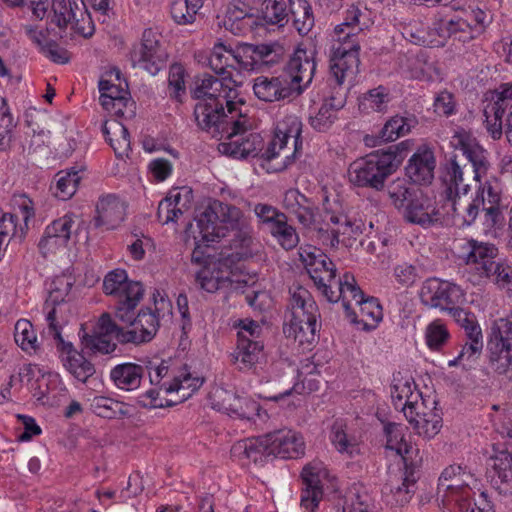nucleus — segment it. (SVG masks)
I'll return each instance as SVG.
<instances>
[{"instance_id":"nucleus-28","label":"nucleus","mask_w":512,"mask_h":512,"mask_svg":"<svg viewBox=\"0 0 512 512\" xmlns=\"http://www.w3.org/2000/svg\"><path fill=\"white\" fill-rule=\"evenodd\" d=\"M126 204L115 194H107L99 198L96 204V215L93 225L106 230L115 229L124 220Z\"/></svg>"},{"instance_id":"nucleus-62","label":"nucleus","mask_w":512,"mask_h":512,"mask_svg":"<svg viewBox=\"0 0 512 512\" xmlns=\"http://www.w3.org/2000/svg\"><path fill=\"white\" fill-rule=\"evenodd\" d=\"M389 198L397 209H402L417 194L404 178L393 180L387 187Z\"/></svg>"},{"instance_id":"nucleus-59","label":"nucleus","mask_w":512,"mask_h":512,"mask_svg":"<svg viewBox=\"0 0 512 512\" xmlns=\"http://www.w3.org/2000/svg\"><path fill=\"white\" fill-rule=\"evenodd\" d=\"M507 110L498 103L490 102L484 108L485 125L487 131L494 139H499L502 129L505 128Z\"/></svg>"},{"instance_id":"nucleus-10","label":"nucleus","mask_w":512,"mask_h":512,"mask_svg":"<svg viewBox=\"0 0 512 512\" xmlns=\"http://www.w3.org/2000/svg\"><path fill=\"white\" fill-rule=\"evenodd\" d=\"M412 400L409 402V406L402 407L405 418L419 436L425 439L433 438L442 428V416L436 407L435 397L415 393Z\"/></svg>"},{"instance_id":"nucleus-5","label":"nucleus","mask_w":512,"mask_h":512,"mask_svg":"<svg viewBox=\"0 0 512 512\" xmlns=\"http://www.w3.org/2000/svg\"><path fill=\"white\" fill-rule=\"evenodd\" d=\"M302 123L296 116L280 122L275 135L261 154L268 172H281L291 166L302 149Z\"/></svg>"},{"instance_id":"nucleus-18","label":"nucleus","mask_w":512,"mask_h":512,"mask_svg":"<svg viewBox=\"0 0 512 512\" xmlns=\"http://www.w3.org/2000/svg\"><path fill=\"white\" fill-rule=\"evenodd\" d=\"M135 308H131L128 314V320H119L130 326L127 332H120L119 342L123 344H141L151 341L156 335L160 321L155 316L150 307L142 308L135 316Z\"/></svg>"},{"instance_id":"nucleus-6","label":"nucleus","mask_w":512,"mask_h":512,"mask_svg":"<svg viewBox=\"0 0 512 512\" xmlns=\"http://www.w3.org/2000/svg\"><path fill=\"white\" fill-rule=\"evenodd\" d=\"M234 212H236V206L219 200H209L206 205L199 208L197 215L194 216L199 232V240L194 247V262H200L198 254H205L202 251L203 247L209 248L226 237L229 223L231 219H235Z\"/></svg>"},{"instance_id":"nucleus-51","label":"nucleus","mask_w":512,"mask_h":512,"mask_svg":"<svg viewBox=\"0 0 512 512\" xmlns=\"http://www.w3.org/2000/svg\"><path fill=\"white\" fill-rule=\"evenodd\" d=\"M416 120L413 117L393 116L382 127L378 134L381 142H392L408 134Z\"/></svg>"},{"instance_id":"nucleus-52","label":"nucleus","mask_w":512,"mask_h":512,"mask_svg":"<svg viewBox=\"0 0 512 512\" xmlns=\"http://www.w3.org/2000/svg\"><path fill=\"white\" fill-rule=\"evenodd\" d=\"M14 338L17 345L23 351L30 355H36L40 351V343L34 331L33 325L26 319H20L16 322L14 328Z\"/></svg>"},{"instance_id":"nucleus-39","label":"nucleus","mask_w":512,"mask_h":512,"mask_svg":"<svg viewBox=\"0 0 512 512\" xmlns=\"http://www.w3.org/2000/svg\"><path fill=\"white\" fill-rule=\"evenodd\" d=\"M145 368L139 364L126 362L118 364L110 371V379L120 390L133 391L140 387Z\"/></svg>"},{"instance_id":"nucleus-21","label":"nucleus","mask_w":512,"mask_h":512,"mask_svg":"<svg viewBox=\"0 0 512 512\" xmlns=\"http://www.w3.org/2000/svg\"><path fill=\"white\" fill-rule=\"evenodd\" d=\"M329 476L324 463L314 460L304 466L301 477L303 489L301 494V507L308 512H315L323 498V481Z\"/></svg>"},{"instance_id":"nucleus-40","label":"nucleus","mask_w":512,"mask_h":512,"mask_svg":"<svg viewBox=\"0 0 512 512\" xmlns=\"http://www.w3.org/2000/svg\"><path fill=\"white\" fill-rule=\"evenodd\" d=\"M437 215L435 208L429 205L428 199L422 194H416L404 207L405 219L425 228L438 221Z\"/></svg>"},{"instance_id":"nucleus-55","label":"nucleus","mask_w":512,"mask_h":512,"mask_svg":"<svg viewBox=\"0 0 512 512\" xmlns=\"http://www.w3.org/2000/svg\"><path fill=\"white\" fill-rule=\"evenodd\" d=\"M328 220L334 228V233L342 240L341 244L345 246H348L351 239L362 232L360 224L349 219L347 215L332 213Z\"/></svg>"},{"instance_id":"nucleus-26","label":"nucleus","mask_w":512,"mask_h":512,"mask_svg":"<svg viewBox=\"0 0 512 512\" xmlns=\"http://www.w3.org/2000/svg\"><path fill=\"white\" fill-rule=\"evenodd\" d=\"M224 81L208 73L198 75L194 79V104L211 102L210 99L214 102L237 100V90L229 88L226 91Z\"/></svg>"},{"instance_id":"nucleus-48","label":"nucleus","mask_w":512,"mask_h":512,"mask_svg":"<svg viewBox=\"0 0 512 512\" xmlns=\"http://www.w3.org/2000/svg\"><path fill=\"white\" fill-rule=\"evenodd\" d=\"M415 393H421L414 382L412 377L403 376L397 373L393 377V384L391 388V397L393 405L396 409L406 408L409 402L413 401L412 397Z\"/></svg>"},{"instance_id":"nucleus-43","label":"nucleus","mask_w":512,"mask_h":512,"mask_svg":"<svg viewBox=\"0 0 512 512\" xmlns=\"http://www.w3.org/2000/svg\"><path fill=\"white\" fill-rule=\"evenodd\" d=\"M418 476L414 465L405 466V471L402 477V484L393 486L386 485L385 490L389 489L390 499L388 503L391 505L403 506L407 504L416 491V482Z\"/></svg>"},{"instance_id":"nucleus-9","label":"nucleus","mask_w":512,"mask_h":512,"mask_svg":"<svg viewBox=\"0 0 512 512\" xmlns=\"http://www.w3.org/2000/svg\"><path fill=\"white\" fill-rule=\"evenodd\" d=\"M103 291L116 299L115 318L128 320V312L136 308L143 298L144 288L138 281L128 279L124 269H114L106 274L103 280Z\"/></svg>"},{"instance_id":"nucleus-53","label":"nucleus","mask_w":512,"mask_h":512,"mask_svg":"<svg viewBox=\"0 0 512 512\" xmlns=\"http://www.w3.org/2000/svg\"><path fill=\"white\" fill-rule=\"evenodd\" d=\"M319 327L320 324L289 322L284 325L283 332L287 338L298 342L299 346L309 349V346L316 340V333Z\"/></svg>"},{"instance_id":"nucleus-24","label":"nucleus","mask_w":512,"mask_h":512,"mask_svg":"<svg viewBox=\"0 0 512 512\" xmlns=\"http://www.w3.org/2000/svg\"><path fill=\"white\" fill-rule=\"evenodd\" d=\"M173 197L170 222L177 226L175 228L177 239L187 245L191 237L190 229L192 228V188H177Z\"/></svg>"},{"instance_id":"nucleus-47","label":"nucleus","mask_w":512,"mask_h":512,"mask_svg":"<svg viewBox=\"0 0 512 512\" xmlns=\"http://www.w3.org/2000/svg\"><path fill=\"white\" fill-rule=\"evenodd\" d=\"M264 345L259 340H238L234 354L235 363L240 370H249L259 362Z\"/></svg>"},{"instance_id":"nucleus-22","label":"nucleus","mask_w":512,"mask_h":512,"mask_svg":"<svg viewBox=\"0 0 512 512\" xmlns=\"http://www.w3.org/2000/svg\"><path fill=\"white\" fill-rule=\"evenodd\" d=\"M450 143L455 150L461 151L463 156L471 163L474 173L473 179L480 183V178L487 173L490 166L488 152L478 144L469 131L463 128L454 132Z\"/></svg>"},{"instance_id":"nucleus-32","label":"nucleus","mask_w":512,"mask_h":512,"mask_svg":"<svg viewBox=\"0 0 512 512\" xmlns=\"http://www.w3.org/2000/svg\"><path fill=\"white\" fill-rule=\"evenodd\" d=\"M255 96L265 102H276L294 96L293 88L283 75L277 77L259 76L254 79Z\"/></svg>"},{"instance_id":"nucleus-31","label":"nucleus","mask_w":512,"mask_h":512,"mask_svg":"<svg viewBox=\"0 0 512 512\" xmlns=\"http://www.w3.org/2000/svg\"><path fill=\"white\" fill-rule=\"evenodd\" d=\"M436 159L431 149L420 147L408 160L406 176L416 184H430L434 178Z\"/></svg>"},{"instance_id":"nucleus-2","label":"nucleus","mask_w":512,"mask_h":512,"mask_svg":"<svg viewBox=\"0 0 512 512\" xmlns=\"http://www.w3.org/2000/svg\"><path fill=\"white\" fill-rule=\"evenodd\" d=\"M370 13L366 8L350 6L344 21L334 29L336 39L330 59V81L341 86L345 80H353L359 71V32L371 25Z\"/></svg>"},{"instance_id":"nucleus-13","label":"nucleus","mask_w":512,"mask_h":512,"mask_svg":"<svg viewBox=\"0 0 512 512\" xmlns=\"http://www.w3.org/2000/svg\"><path fill=\"white\" fill-rule=\"evenodd\" d=\"M499 250L495 244L469 239L462 245L459 258L465 264V275L473 285L483 284V276Z\"/></svg>"},{"instance_id":"nucleus-7","label":"nucleus","mask_w":512,"mask_h":512,"mask_svg":"<svg viewBox=\"0 0 512 512\" xmlns=\"http://www.w3.org/2000/svg\"><path fill=\"white\" fill-rule=\"evenodd\" d=\"M194 104V120L199 129L213 138L222 139L224 134L238 118V112H244L242 99L212 101Z\"/></svg>"},{"instance_id":"nucleus-23","label":"nucleus","mask_w":512,"mask_h":512,"mask_svg":"<svg viewBox=\"0 0 512 512\" xmlns=\"http://www.w3.org/2000/svg\"><path fill=\"white\" fill-rule=\"evenodd\" d=\"M322 295L330 303H337L341 300L346 316L351 321H355L356 317V312L352 308V302L355 304L361 303L364 297V293L357 285L354 276L350 273H345L339 279H335L333 287L328 288Z\"/></svg>"},{"instance_id":"nucleus-49","label":"nucleus","mask_w":512,"mask_h":512,"mask_svg":"<svg viewBox=\"0 0 512 512\" xmlns=\"http://www.w3.org/2000/svg\"><path fill=\"white\" fill-rule=\"evenodd\" d=\"M168 374V366L162 361L159 365L155 367L149 368V378L152 385H160V389L164 390L165 393H171L174 391H179L183 388V382H189L191 378V373L188 370V367L185 365L184 372L180 375H177L173 378L172 382H163L162 379Z\"/></svg>"},{"instance_id":"nucleus-29","label":"nucleus","mask_w":512,"mask_h":512,"mask_svg":"<svg viewBox=\"0 0 512 512\" xmlns=\"http://www.w3.org/2000/svg\"><path fill=\"white\" fill-rule=\"evenodd\" d=\"M244 70H255L261 66H272L283 56V47L279 44H246L241 47Z\"/></svg>"},{"instance_id":"nucleus-30","label":"nucleus","mask_w":512,"mask_h":512,"mask_svg":"<svg viewBox=\"0 0 512 512\" xmlns=\"http://www.w3.org/2000/svg\"><path fill=\"white\" fill-rule=\"evenodd\" d=\"M274 457L297 459L304 455L303 437L290 429H280L268 433Z\"/></svg>"},{"instance_id":"nucleus-46","label":"nucleus","mask_w":512,"mask_h":512,"mask_svg":"<svg viewBox=\"0 0 512 512\" xmlns=\"http://www.w3.org/2000/svg\"><path fill=\"white\" fill-rule=\"evenodd\" d=\"M288 2L294 28L300 35H307L315 24L310 3L308 0H288Z\"/></svg>"},{"instance_id":"nucleus-16","label":"nucleus","mask_w":512,"mask_h":512,"mask_svg":"<svg viewBox=\"0 0 512 512\" xmlns=\"http://www.w3.org/2000/svg\"><path fill=\"white\" fill-rule=\"evenodd\" d=\"M73 283L70 275H59L51 281L48 288V297L43 305L47 333L62 330L65 322L62 317V305L65 303Z\"/></svg>"},{"instance_id":"nucleus-38","label":"nucleus","mask_w":512,"mask_h":512,"mask_svg":"<svg viewBox=\"0 0 512 512\" xmlns=\"http://www.w3.org/2000/svg\"><path fill=\"white\" fill-rule=\"evenodd\" d=\"M490 481L499 494L512 495V456L501 451L493 458Z\"/></svg>"},{"instance_id":"nucleus-63","label":"nucleus","mask_w":512,"mask_h":512,"mask_svg":"<svg viewBox=\"0 0 512 512\" xmlns=\"http://www.w3.org/2000/svg\"><path fill=\"white\" fill-rule=\"evenodd\" d=\"M83 349L92 354H110L115 351L117 345L112 341L111 336L94 332L84 334L81 338Z\"/></svg>"},{"instance_id":"nucleus-35","label":"nucleus","mask_w":512,"mask_h":512,"mask_svg":"<svg viewBox=\"0 0 512 512\" xmlns=\"http://www.w3.org/2000/svg\"><path fill=\"white\" fill-rule=\"evenodd\" d=\"M446 198L467 196L471 190L470 173L466 165L461 166L456 158L451 159L443 174Z\"/></svg>"},{"instance_id":"nucleus-36","label":"nucleus","mask_w":512,"mask_h":512,"mask_svg":"<svg viewBox=\"0 0 512 512\" xmlns=\"http://www.w3.org/2000/svg\"><path fill=\"white\" fill-rule=\"evenodd\" d=\"M225 264L222 257L207 254L204 266L196 273V280L207 292H215L228 280V273L223 269Z\"/></svg>"},{"instance_id":"nucleus-12","label":"nucleus","mask_w":512,"mask_h":512,"mask_svg":"<svg viewBox=\"0 0 512 512\" xmlns=\"http://www.w3.org/2000/svg\"><path fill=\"white\" fill-rule=\"evenodd\" d=\"M477 485L478 481L470 471L460 465H450L439 477L437 501L450 509L453 500L468 499Z\"/></svg>"},{"instance_id":"nucleus-11","label":"nucleus","mask_w":512,"mask_h":512,"mask_svg":"<svg viewBox=\"0 0 512 512\" xmlns=\"http://www.w3.org/2000/svg\"><path fill=\"white\" fill-rule=\"evenodd\" d=\"M488 351L491 368L512 381V311L492 327Z\"/></svg>"},{"instance_id":"nucleus-58","label":"nucleus","mask_w":512,"mask_h":512,"mask_svg":"<svg viewBox=\"0 0 512 512\" xmlns=\"http://www.w3.org/2000/svg\"><path fill=\"white\" fill-rule=\"evenodd\" d=\"M331 442L335 449L341 453L346 454L348 457H354L360 454L359 443L355 437L349 436L343 429L342 424L335 423L332 426Z\"/></svg>"},{"instance_id":"nucleus-15","label":"nucleus","mask_w":512,"mask_h":512,"mask_svg":"<svg viewBox=\"0 0 512 512\" xmlns=\"http://www.w3.org/2000/svg\"><path fill=\"white\" fill-rule=\"evenodd\" d=\"M298 254L307 273L322 294L333 287L337 269L320 248L312 245L301 246Z\"/></svg>"},{"instance_id":"nucleus-41","label":"nucleus","mask_w":512,"mask_h":512,"mask_svg":"<svg viewBox=\"0 0 512 512\" xmlns=\"http://www.w3.org/2000/svg\"><path fill=\"white\" fill-rule=\"evenodd\" d=\"M345 105L344 97L336 92L329 98H326L314 116H310L309 123L319 132L329 130L337 119L338 111Z\"/></svg>"},{"instance_id":"nucleus-8","label":"nucleus","mask_w":512,"mask_h":512,"mask_svg":"<svg viewBox=\"0 0 512 512\" xmlns=\"http://www.w3.org/2000/svg\"><path fill=\"white\" fill-rule=\"evenodd\" d=\"M252 122L246 111L238 112V118L224 134L218 144V151L234 159L256 157L263 150V138L251 131Z\"/></svg>"},{"instance_id":"nucleus-64","label":"nucleus","mask_w":512,"mask_h":512,"mask_svg":"<svg viewBox=\"0 0 512 512\" xmlns=\"http://www.w3.org/2000/svg\"><path fill=\"white\" fill-rule=\"evenodd\" d=\"M57 176L58 179L56 182L54 195L63 201L70 199L75 194L78 184L81 180L79 172L72 169L71 171H67L65 173L60 172L57 174Z\"/></svg>"},{"instance_id":"nucleus-34","label":"nucleus","mask_w":512,"mask_h":512,"mask_svg":"<svg viewBox=\"0 0 512 512\" xmlns=\"http://www.w3.org/2000/svg\"><path fill=\"white\" fill-rule=\"evenodd\" d=\"M234 455L243 456L255 464H264L274 457L268 433L239 441L232 447Z\"/></svg>"},{"instance_id":"nucleus-37","label":"nucleus","mask_w":512,"mask_h":512,"mask_svg":"<svg viewBox=\"0 0 512 512\" xmlns=\"http://www.w3.org/2000/svg\"><path fill=\"white\" fill-rule=\"evenodd\" d=\"M208 65L216 74L223 76V80L230 79V75L225 76L228 67L243 69L241 48L234 51L222 43L215 44L208 58Z\"/></svg>"},{"instance_id":"nucleus-60","label":"nucleus","mask_w":512,"mask_h":512,"mask_svg":"<svg viewBox=\"0 0 512 512\" xmlns=\"http://www.w3.org/2000/svg\"><path fill=\"white\" fill-rule=\"evenodd\" d=\"M390 94L384 86H378L365 93L359 107L362 111L369 113L370 111L382 112L386 110L390 102Z\"/></svg>"},{"instance_id":"nucleus-25","label":"nucleus","mask_w":512,"mask_h":512,"mask_svg":"<svg viewBox=\"0 0 512 512\" xmlns=\"http://www.w3.org/2000/svg\"><path fill=\"white\" fill-rule=\"evenodd\" d=\"M75 220L73 215L66 214L50 223L44 230L38 247L41 254L47 257L58 249L66 247L73 232Z\"/></svg>"},{"instance_id":"nucleus-61","label":"nucleus","mask_w":512,"mask_h":512,"mask_svg":"<svg viewBox=\"0 0 512 512\" xmlns=\"http://www.w3.org/2000/svg\"><path fill=\"white\" fill-rule=\"evenodd\" d=\"M359 307V313H356L355 321L353 323H364L365 326L374 327L382 320V308L377 299L362 298L361 303L356 304Z\"/></svg>"},{"instance_id":"nucleus-4","label":"nucleus","mask_w":512,"mask_h":512,"mask_svg":"<svg viewBox=\"0 0 512 512\" xmlns=\"http://www.w3.org/2000/svg\"><path fill=\"white\" fill-rule=\"evenodd\" d=\"M406 149L407 142L403 141L389 146L386 150H377L357 159L348 170L351 183L381 190L387 177L401 165Z\"/></svg>"},{"instance_id":"nucleus-56","label":"nucleus","mask_w":512,"mask_h":512,"mask_svg":"<svg viewBox=\"0 0 512 512\" xmlns=\"http://www.w3.org/2000/svg\"><path fill=\"white\" fill-rule=\"evenodd\" d=\"M260 411L261 407L257 401L248 396L234 393L227 414L239 419L252 420L255 416L260 415Z\"/></svg>"},{"instance_id":"nucleus-50","label":"nucleus","mask_w":512,"mask_h":512,"mask_svg":"<svg viewBox=\"0 0 512 512\" xmlns=\"http://www.w3.org/2000/svg\"><path fill=\"white\" fill-rule=\"evenodd\" d=\"M472 336H467V341L460 350L458 356L450 360L448 365L453 366H471L476 362L483 349V336L482 332L472 330Z\"/></svg>"},{"instance_id":"nucleus-19","label":"nucleus","mask_w":512,"mask_h":512,"mask_svg":"<svg viewBox=\"0 0 512 512\" xmlns=\"http://www.w3.org/2000/svg\"><path fill=\"white\" fill-rule=\"evenodd\" d=\"M62 330L47 333L55 341L59 358L64 368L82 383L95 374L94 365L84 355L77 351L71 342H67L61 335Z\"/></svg>"},{"instance_id":"nucleus-17","label":"nucleus","mask_w":512,"mask_h":512,"mask_svg":"<svg viewBox=\"0 0 512 512\" xmlns=\"http://www.w3.org/2000/svg\"><path fill=\"white\" fill-rule=\"evenodd\" d=\"M133 66H139L151 75H156L166 65L167 53L161 47L156 32L144 30L140 44L131 51Z\"/></svg>"},{"instance_id":"nucleus-45","label":"nucleus","mask_w":512,"mask_h":512,"mask_svg":"<svg viewBox=\"0 0 512 512\" xmlns=\"http://www.w3.org/2000/svg\"><path fill=\"white\" fill-rule=\"evenodd\" d=\"M84 6L85 3L80 1L74 3L72 0H51V22L59 29H65L72 24L73 19L83 15Z\"/></svg>"},{"instance_id":"nucleus-3","label":"nucleus","mask_w":512,"mask_h":512,"mask_svg":"<svg viewBox=\"0 0 512 512\" xmlns=\"http://www.w3.org/2000/svg\"><path fill=\"white\" fill-rule=\"evenodd\" d=\"M457 14L451 17L441 18L434 22L428 31L427 42L432 47H442L449 40L453 44L466 45L482 35L492 21V17L478 5H468L459 9L453 7Z\"/></svg>"},{"instance_id":"nucleus-54","label":"nucleus","mask_w":512,"mask_h":512,"mask_svg":"<svg viewBox=\"0 0 512 512\" xmlns=\"http://www.w3.org/2000/svg\"><path fill=\"white\" fill-rule=\"evenodd\" d=\"M259 12L263 21L269 25L282 27L289 19L285 0H262Z\"/></svg>"},{"instance_id":"nucleus-20","label":"nucleus","mask_w":512,"mask_h":512,"mask_svg":"<svg viewBox=\"0 0 512 512\" xmlns=\"http://www.w3.org/2000/svg\"><path fill=\"white\" fill-rule=\"evenodd\" d=\"M316 70L313 53L298 48L284 66L283 76L293 88L294 95H300L312 82Z\"/></svg>"},{"instance_id":"nucleus-57","label":"nucleus","mask_w":512,"mask_h":512,"mask_svg":"<svg viewBox=\"0 0 512 512\" xmlns=\"http://www.w3.org/2000/svg\"><path fill=\"white\" fill-rule=\"evenodd\" d=\"M91 410L99 417L114 419L126 416L128 411L123 402L109 397L97 396L91 402Z\"/></svg>"},{"instance_id":"nucleus-1","label":"nucleus","mask_w":512,"mask_h":512,"mask_svg":"<svg viewBox=\"0 0 512 512\" xmlns=\"http://www.w3.org/2000/svg\"><path fill=\"white\" fill-rule=\"evenodd\" d=\"M447 200L451 205L453 219L461 226L473 225L480 212L486 235L496 237L506 225L505 211L508 205L501 184L495 178L480 182L473 196L459 195Z\"/></svg>"},{"instance_id":"nucleus-44","label":"nucleus","mask_w":512,"mask_h":512,"mask_svg":"<svg viewBox=\"0 0 512 512\" xmlns=\"http://www.w3.org/2000/svg\"><path fill=\"white\" fill-rule=\"evenodd\" d=\"M102 132L113 148L117 157L128 156L130 151V134L128 129L118 120L105 121Z\"/></svg>"},{"instance_id":"nucleus-14","label":"nucleus","mask_w":512,"mask_h":512,"mask_svg":"<svg viewBox=\"0 0 512 512\" xmlns=\"http://www.w3.org/2000/svg\"><path fill=\"white\" fill-rule=\"evenodd\" d=\"M421 303L429 308L450 311L465 302V292L458 284L437 277L426 279L419 291Z\"/></svg>"},{"instance_id":"nucleus-27","label":"nucleus","mask_w":512,"mask_h":512,"mask_svg":"<svg viewBox=\"0 0 512 512\" xmlns=\"http://www.w3.org/2000/svg\"><path fill=\"white\" fill-rule=\"evenodd\" d=\"M283 208L294 215L298 223L307 230L317 224V207L311 199L302 194L298 189H289L285 192Z\"/></svg>"},{"instance_id":"nucleus-42","label":"nucleus","mask_w":512,"mask_h":512,"mask_svg":"<svg viewBox=\"0 0 512 512\" xmlns=\"http://www.w3.org/2000/svg\"><path fill=\"white\" fill-rule=\"evenodd\" d=\"M384 431L387 438L386 448L396 451L402 457L405 466L413 465L412 454L418 450L406 440L403 427L396 423H388Z\"/></svg>"},{"instance_id":"nucleus-33","label":"nucleus","mask_w":512,"mask_h":512,"mask_svg":"<svg viewBox=\"0 0 512 512\" xmlns=\"http://www.w3.org/2000/svg\"><path fill=\"white\" fill-rule=\"evenodd\" d=\"M291 319L289 322L319 324V309L310 292L297 287L291 294Z\"/></svg>"}]
</instances>
